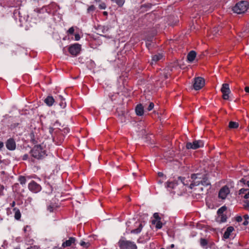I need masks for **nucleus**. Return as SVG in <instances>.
Returning a JSON list of instances; mask_svg holds the SVG:
<instances>
[{
  "label": "nucleus",
  "instance_id": "nucleus-1",
  "mask_svg": "<svg viewBox=\"0 0 249 249\" xmlns=\"http://www.w3.org/2000/svg\"><path fill=\"white\" fill-rule=\"evenodd\" d=\"M248 4L247 1H241L233 7L232 10L234 13L241 14L245 13L248 9Z\"/></svg>",
  "mask_w": 249,
  "mask_h": 249
},
{
  "label": "nucleus",
  "instance_id": "nucleus-2",
  "mask_svg": "<svg viewBox=\"0 0 249 249\" xmlns=\"http://www.w3.org/2000/svg\"><path fill=\"white\" fill-rule=\"evenodd\" d=\"M118 246L121 249H137L136 245L133 242L121 239L118 242Z\"/></svg>",
  "mask_w": 249,
  "mask_h": 249
},
{
  "label": "nucleus",
  "instance_id": "nucleus-3",
  "mask_svg": "<svg viewBox=\"0 0 249 249\" xmlns=\"http://www.w3.org/2000/svg\"><path fill=\"white\" fill-rule=\"evenodd\" d=\"M31 154L34 158L39 159L45 155V152L40 145H37L31 150Z\"/></svg>",
  "mask_w": 249,
  "mask_h": 249
},
{
  "label": "nucleus",
  "instance_id": "nucleus-4",
  "mask_svg": "<svg viewBox=\"0 0 249 249\" xmlns=\"http://www.w3.org/2000/svg\"><path fill=\"white\" fill-rule=\"evenodd\" d=\"M53 141L57 144H61L64 140V136L61 130L57 129L53 135Z\"/></svg>",
  "mask_w": 249,
  "mask_h": 249
},
{
  "label": "nucleus",
  "instance_id": "nucleus-5",
  "mask_svg": "<svg viewBox=\"0 0 249 249\" xmlns=\"http://www.w3.org/2000/svg\"><path fill=\"white\" fill-rule=\"evenodd\" d=\"M204 85L205 80L203 78L198 77L194 79L193 86L195 89L199 90L202 88Z\"/></svg>",
  "mask_w": 249,
  "mask_h": 249
},
{
  "label": "nucleus",
  "instance_id": "nucleus-6",
  "mask_svg": "<svg viewBox=\"0 0 249 249\" xmlns=\"http://www.w3.org/2000/svg\"><path fill=\"white\" fill-rule=\"evenodd\" d=\"M202 146H203V142L200 140L195 141L192 143L187 142L186 145V148L188 149H196Z\"/></svg>",
  "mask_w": 249,
  "mask_h": 249
},
{
  "label": "nucleus",
  "instance_id": "nucleus-7",
  "mask_svg": "<svg viewBox=\"0 0 249 249\" xmlns=\"http://www.w3.org/2000/svg\"><path fill=\"white\" fill-rule=\"evenodd\" d=\"M221 91L222 93L223 99L224 100H228L229 98V94L231 92L229 85L227 83L223 84L221 89Z\"/></svg>",
  "mask_w": 249,
  "mask_h": 249
},
{
  "label": "nucleus",
  "instance_id": "nucleus-8",
  "mask_svg": "<svg viewBox=\"0 0 249 249\" xmlns=\"http://www.w3.org/2000/svg\"><path fill=\"white\" fill-rule=\"evenodd\" d=\"M80 51L81 45L77 43L71 45L69 48V53L73 56H76L79 53Z\"/></svg>",
  "mask_w": 249,
  "mask_h": 249
},
{
  "label": "nucleus",
  "instance_id": "nucleus-9",
  "mask_svg": "<svg viewBox=\"0 0 249 249\" xmlns=\"http://www.w3.org/2000/svg\"><path fill=\"white\" fill-rule=\"evenodd\" d=\"M28 188L31 191L34 193L39 192L41 189L40 185L33 180L28 184Z\"/></svg>",
  "mask_w": 249,
  "mask_h": 249
},
{
  "label": "nucleus",
  "instance_id": "nucleus-10",
  "mask_svg": "<svg viewBox=\"0 0 249 249\" xmlns=\"http://www.w3.org/2000/svg\"><path fill=\"white\" fill-rule=\"evenodd\" d=\"M229 193V188L227 186H224L220 190L218 196L220 198L224 199L226 198L227 195Z\"/></svg>",
  "mask_w": 249,
  "mask_h": 249
},
{
  "label": "nucleus",
  "instance_id": "nucleus-11",
  "mask_svg": "<svg viewBox=\"0 0 249 249\" xmlns=\"http://www.w3.org/2000/svg\"><path fill=\"white\" fill-rule=\"evenodd\" d=\"M135 227H136L135 229L132 230L131 231V233H140L143 227V223L141 221H136L135 223Z\"/></svg>",
  "mask_w": 249,
  "mask_h": 249
},
{
  "label": "nucleus",
  "instance_id": "nucleus-12",
  "mask_svg": "<svg viewBox=\"0 0 249 249\" xmlns=\"http://www.w3.org/2000/svg\"><path fill=\"white\" fill-rule=\"evenodd\" d=\"M6 146L10 150H15L16 147L15 140L13 138L8 139L6 142Z\"/></svg>",
  "mask_w": 249,
  "mask_h": 249
},
{
  "label": "nucleus",
  "instance_id": "nucleus-13",
  "mask_svg": "<svg viewBox=\"0 0 249 249\" xmlns=\"http://www.w3.org/2000/svg\"><path fill=\"white\" fill-rule=\"evenodd\" d=\"M76 239L74 237H70L69 239L66 241L64 242L62 245L63 248L68 247L72 246V245H75V242Z\"/></svg>",
  "mask_w": 249,
  "mask_h": 249
},
{
  "label": "nucleus",
  "instance_id": "nucleus-14",
  "mask_svg": "<svg viewBox=\"0 0 249 249\" xmlns=\"http://www.w3.org/2000/svg\"><path fill=\"white\" fill-rule=\"evenodd\" d=\"M234 230V229L232 226H230L227 228L226 231L224 233L223 237L225 239H228L230 237L231 233Z\"/></svg>",
  "mask_w": 249,
  "mask_h": 249
},
{
  "label": "nucleus",
  "instance_id": "nucleus-15",
  "mask_svg": "<svg viewBox=\"0 0 249 249\" xmlns=\"http://www.w3.org/2000/svg\"><path fill=\"white\" fill-rule=\"evenodd\" d=\"M135 111L136 114L138 116H142L143 114L144 109L142 104L137 105L135 108Z\"/></svg>",
  "mask_w": 249,
  "mask_h": 249
},
{
  "label": "nucleus",
  "instance_id": "nucleus-16",
  "mask_svg": "<svg viewBox=\"0 0 249 249\" xmlns=\"http://www.w3.org/2000/svg\"><path fill=\"white\" fill-rule=\"evenodd\" d=\"M202 180L200 181V182L204 186H208L211 185V183L208 180V178L207 174L204 175L202 177H201ZM199 183V181L198 184Z\"/></svg>",
  "mask_w": 249,
  "mask_h": 249
},
{
  "label": "nucleus",
  "instance_id": "nucleus-17",
  "mask_svg": "<svg viewBox=\"0 0 249 249\" xmlns=\"http://www.w3.org/2000/svg\"><path fill=\"white\" fill-rule=\"evenodd\" d=\"M196 57V53L191 51L187 55V59L189 62L193 61Z\"/></svg>",
  "mask_w": 249,
  "mask_h": 249
},
{
  "label": "nucleus",
  "instance_id": "nucleus-18",
  "mask_svg": "<svg viewBox=\"0 0 249 249\" xmlns=\"http://www.w3.org/2000/svg\"><path fill=\"white\" fill-rule=\"evenodd\" d=\"M45 103L49 106L53 105L54 102V99L52 96H48L44 100Z\"/></svg>",
  "mask_w": 249,
  "mask_h": 249
},
{
  "label": "nucleus",
  "instance_id": "nucleus-19",
  "mask_svg": "<svg viewBox=\"0 0 249 249\" xmlns=\"http://www.w3.org/2000/svg\"><path fill=\"white\" fill-rule=\"evenodd\" d=\"M227 220V216L225 214L218 215L216 221L219 223L225 222Z\"/></svg>",
  "mask_w": 249,
  "mask_h": 249
},
{
  "label": "nucleus",
  "instance_id": "nucleus-20",
  "mask_svg": "<svg viewBox=\"0 0 249 249\" xmlns=\"http://www.w3.org/2000/svg\"><path fill=\"white\" fill-rule=\"evenodd\" d=\"M162 57H163L162 55L160 53H158V54L153 55L152 57V59L151 64H153V62H154L155 63H156L157 61L161 59Z\"/></svg>",
  "mask_w": 249,
  "mask_h": 249
},
{
  "label": "nucleus",
  "instance_id": "nucleus-21",
  "mask_svg": "<svg viewBox=\"0 0 249 249\" xmlns=\"http://www.w3.org/2000/svg\"><path fill=\"white\" fill-rule=\"evenodd\" d=\"M31 142L33 144H36L38 142V139L36 138L35 135L33 132H32L29 134Z\"/></svg>",
  "mask_w": 249,
  "mask_h": 249
},
{
  "label": "nucleus",
  "instance_id": "nucleus-22",
  "mask_svg": "<svg viewBox=\"0 0 249 249\" xmlns=\"http://www.w3.org/2000/svg\"><path fill=\"white\" fill-rule=\"evenodd\" d=\"M13 211L15 212V218L19 220L21 217V213L19 210L17 208H14Z\"/></svg>",
  "mask_w": 249,
  "mask_h": 249
},
{
  "label": "nucleus",
  "instance_id": "nucleus-23",
  "mask_svg": "<svg viewBox=\"0 0 249 249\" xmlns=\"http://www.w3.org/2000/svg\"><path fill=\"white\" fill-rule=\"evenodd\" d=\"M152 224L156 225V228L157 229H160L162 227V224L160 220H153L152 221Z\"/></svg>",
  "mask_w": 249,
  "mask_h": 249
},
{
  "label": "nucleus",
  "instance_id": "nucleus-24",
  "mask_svg": "<svg viewBox=\"0 0 249 249\" xmlns=\"http://www.w3.org/2000/svg\"><path fill=\"white\" fill-rule=\"evenodd\" d=\"M200 244L202 247L207 248V246L208 244V242L207 240L201 238L200 239Z\"/></svg>",
  "mask_w": 249,
  "mask_h": 249
},
{
  "label": "nucleus",
  "instance_id": "nucleus-25",
  "mask_svg": "<svg viewBox=\"0 0 249 249\" xmlns=\"http://www.w3.org/2000/svg\"><path fill=\"white\" fill-rule=\"evenodd\" d=\"M57 207L55 204L51 203L47 207V210L50 212H53V211Z\"/></svg>",
  "mask_w": 249,
  "mask_h": 249
},
{
  "label": "nucleus",
  "instance_id": "nucleus-26",
  "mask_svg": "<svg viewBox=\"0 0 249 249\" xmlns=\"http://www.w3.org/2000/svg\"><path fill=\"white\" fill-rule=\"evenodd\" d=\"M239 126V124L235 122L231 121L229 123V127L230 128H237Z\"/></svg>",
  "mask_w": 249,
  "mask_h": 249
},
{
  "label": "nucleus",
  "instance_id": "nucleus-27",
  "mask_svg": "<svg viewBox=\"0 0 249 249\" xmlns=\"http://www.w3.org/2000/svg\"><path fill=\"white\" fill-rule=\"evenodd\" d=\"M227 210V207L226 206H223L218 209L217 211V215L225 214L224 213Z\"/></svg>",
  "mask_w": 249,
  "mask_h": 249
},
{
  "label": "nucleus",
  "instance_id": "nucleus-28",
  "mask_svg": "<svg viewBox=\"0 0 249 249\" xmlns=\"http://www.w3.org/2000/svg\"><path fill=\"white\" fill-rule=\"evenodd\" d=\"M112 1L115 2L119 7H122L125 1V0H111Z\"/></svg>",
  "mask_w": 249,
  "mask_h": 249
},
{
  "label": "nucleus",
  "instance_id": "nucleus-29",
  "mask_svg": "<svg viewBox=\"0 0 249 249\" xmlns=\"http://www.w3.org/2000/svg\"><path fill=\"white\" fill-rule=\"evenodd\" d=\"M177 186V183L175 181L173 182H169L167 184V187L169 188H171L172 189H174Z\"/></svg>",
  "mask_w": 249,
  "mask_h": 249
},
{
  "label": "nucleus",
  "instance_id": "nucleus-30",
  "mask_svg": "<svg viewBox=\"0 0 249 249\" xmlns=\"http://www.w3.org/2000/svg\"><path fill=\"white\" fill-rule=\"evenodd\" d=\"M18 180L20 184H25V183L26 182V178L25 177H24V176H20L18 177Z\"/></svg>",
  "mask_w": 249,
  "mask_h": 249
},
{
  "label": "nucleus",
  "instance_id": "nucleus-31",
  "mask_svg": "<svg viewBox=\"0 0 249 249\" xmlns=\"http://www.w3.org/2000/svg\"><path fill=\"white\" fill-rule=\"evenodd\" d=\"M80 245L81 246L83 247L84 248L87 249L90 246V244L89 242H85L84 241H81L80 242Z\"/></svg>",
  "mask_w": 249,
  "mask_h": 249
},
{
  "label": "nucleus",
  "instance_id": "nucleus-32",
  "mask_svg": "<svg viewBox=\"0 0 249 249\" xmlns=\"http://www.w3.org/2000/svg\"><path fill=\"white\" fill-rule=\"evenodd\" d=\"M191 178L193 179H196V178H201V177H200V174H194L191 175Z\"/></svg>",
  "mask_w": 249,
  "mask_h": 249
},
{
  "label": "nucleus",
  "instance_id": "nucleus-33",
  "mask_svg": "<svg viewBox=\"0 0 249 249\" xmlns=\"http://www.w3.org/2000/svg\"><path fill=\"white\" fill-rule=\"evenodd\" d=\"M178 179L180 180L181 182L184 185H187L188 184V183L187 182V181L185 180V178L179 177H178Z\"/></svg>",
  "mask_w": 249,
  "mask_h": 249
},
{
  "label": "nucleus",
  "instance_id": "nucleus-34",
  "mask_svg": "<svg viewBox=\"0 0 249 249\" xmlns=\"http://www.w3.org/2000/svg\"><path fill=\"white\" fill-rule=\"evenodd\" d=\"M74 32V28L73 27H71L67 31V33L68 35H72V34H73Z\"/></svg>",
  "mask_w": 249,
  "mask_h": 249
},
{
  "label": "nucleus",
  "instance_id": "nucleus-35",
  "mask_svg": "<svg viewBox=\"0 0 249 249\" xmlns=\"http://www.w3.org/2000/svg\"><path fill=\"white\" fill-rule=\"evenodd\" d=\"M154 103L153 102H150L147 109L148 111H150L154 108Z\"/></svg>",
  "mask_w": 249,
  "mask_h": 249
},
{
  "label": "nucleus",
  "instance_id": "nucleus-36",
  "mask_svg": "<svg viewBox=\"0 0 249 249\" xmlns=\"http://www.w3.org/2000/svg\"><path fill=\"white\" fill-rule=\"evenodd\" d=\"M95 6L93 5H90L88 8V12L89 13L90 12H92L93 11L95 10Z\"/></svg>",
  "mask_w": 249,
  "mask_h": 249
},
{
  "label": "nucleus",
  "instance_id": "nucleus-37",
  "mask_svg": "<svg viewBox=\"0 0 249 249\" xmlns=\"http://www.w3.org/2000/svg\"><path fill=\"white\" fill-rule=\"evenodd\" d=\"M153 216H154V218L155 219V220H156L157 221L160 220V217L159 216L158 213H155L153 215Z\"/></svg>",
  "mask_w": 249,
  "mask_h": 249
},
{
  "label": "nucleus",
  "instance_id": "nucleus-38",
  "mask_svg": "<svg viewBox=\"0 0 249 249\" xmlns=\"http://www.w3.org/2000/svg\"><path fill=\"white\" fill-rule=\"evenodd\" d=\"M4 189V187L3 185L0 184V196L3 195V190Z\"/></svg>",
  "mask_w": 249,
  "mask_h": 249
},
{
  "label": "nucleus",
  "instance_id": "nucleus-39",
  "mask_svg": "<svg viewBox=\"0 0 249 249\" xmlns=\"http://www.w3.org/2000/svg\"><path fill=\"white\" fill-rule=\"evenodd\" d=\"M99 7L101 9H105L106 8V4L105 3L102 2L99 5Z\"/></svg>",
  "mask_w": 249,
  "mask_h": 249
},
{
  "label": "nucleus",
  "instance_id": "nucleus-40",
  "mask_svg": "<svg viewBox=\"0 0 249 249\" xmlns=\"http://www.w3.org/2000/svg\"><path fill=\"white\" fill-rule=\"evenodd\" d=\"M248 191V189H244V188L241 189L239 190V194L241 195V194H245Z\"/></svg>",
  "mask_w": 249,
  "mask_h": 249
},
{
  "label": "nucleus",
  "instance_id": "nucleus-41",
  "mask_svg": "<svg viewBox=\"0 0 249 249\" xmlns=\"http://www.w3.org/2000/svg\"><path fill=\"white\" fill-rule=\"evenodd\" d=\"M27 249H40L39 247L37 246H31L29 248H28Z\"/></svg>",
  "mask_w": 249,
  "mask_h": 249
},
{
  "label": "nucleus",
  "instance_id": "nucleus-42",
  "mask_svg": "<svg viewBox=\"0 0 249 249\" xmlns=\"http://www.w3.org/2000/svg\"><path fill=\"white\" fill-rule=\"evenodd\" d=\"M235 219L236 221H237L238 222H241L243 220L242 217L240 216H238L236 217Z\"/></svg>",
  "mask_w": 249,
  "mask_h": 249
},
{
  "label": "nucleus",
  "instance_id": "nucleus-43",
  "mask_svg": "<svg viewBox=\"0 0 249 249\" xmlns=\"http://www.w3.org/2000/svg\"><path fill=\"white\" fill-rule=\"evenodd\" d=\"M245 204L244 205L245 209L249 208V201L247 200L245 202Z\"/></svg>",
  "mask_w": 249,
  "mask_h": 249
},
{
  "label": "nucleus",
  "instance_id": "nucleus-44",
  "mask_svg": "<svg viewBox=\"0 0 249 249\" xmlns=\"http://www.w3.org/2000/svg\"><path fill=\"white\" fill-rule=\"evenodd\" d=\"M75 40H79L80 39V36L78 34H76L74 35Z\"/></svg>",
  "mask_w": 249,
  "mask_h": 249
},
{
  "label": "nucleus",
  "instance_id": "nucleus-45",
  "mask_svg": "<svg viewBox=\"0 0 249 249\" xmlns=\"http://www.w3.org/2000/svg\"><path fill=\"white\" fill-rule=\"evenodd\" d=\"M248 193L245 194L244 197L246 199L249 198V189H248V191H247Z\"/></svg>",
  "mask_w": 249,
  "mask_h": 249
},
{
  "label": "nucleus",
  "instance_id": "nucleus-46",
  "mask_svg": "<svg viewBox=\"0 0 249 249\" xmlns=\"http://www.w3.org/2000/svg\"><path fill=\"white\" fill-rule=\"evenodd\" d=\"M249 224V222L248 220H245L244 222L243 223V224L245 226Z\"/></svg>",
  "mask_w": 249,
  "mask_h": 249
},
{
  "label": "nucleus",
  "instance_id": "nucleus-47",
  "mask_svg": "<svg viewBox=\"0 0 249 249\" xmlns=\"http://www.w3.org/2000/svg\"><path fill=\"white\" fill-rule=\"evenodd\" d=\"M243 217L245 220H248L249 219V216L247 214L244 215Z\"/></svg>",
  "mask_w": 249,
  "mask_h": 249
},
{
  "label": "nucleus",
  "instance_id": "nucleus-48",
  "mask_svg": "<svg viewBox=\"0 0 249 249\" xmlns=\"http://www.w3.org/2000/svg\"><path fill=\"white\" fill-rule=\"evenodd\" d=\"M245 90L246 92L249 93V87H246Z\"/></svg>",
  "mask_w": 249,
  "mask_h": 249
},
{
  "label": "nucleus",
  "instance_id": "nucleus-49",
  "mask_svg": "<svg viewBox=\"0 0 249 249\" xmlns=\"http://www.w3.org/2000/svg\"><path fill=\"white\" fill-rule=\"evenodd\" d=\"M15 204H16V203H15V202L14 201H13V202L11 204V206L12 207H15Z\"/></svg>",
  "mask_w": 249,
  "mask_h": 249
},
{
  "label": "nucleus",
  "instance_id": "nucleus-50",
  "mask_svg": "<svg viewBox=\"0 0 249 249\" xmlns=\"http://www.w3.org/2000/svg\"><path fill=\"white\" fill-rule=\"evenodd\" d=\"M103 15L106 16V17H107V15H108V13L107 12H106V11H104L103 13Z\"/></svg>",
  "mask_w": 249,
  "mask_h": 249
},
{
  "label": "nucleus",
  "instance_id": "nucleus-51",
  "mask_svg": "<svg viewBox=\"0 0 249 249\" xmlns=\"http://www.w3.org/2000/svg\"><path fill=\"white\" fill-rule=\"evenodd\" d=\"M3 146V143L0 142V149Z\"/></svg>",
  "mask_w": 249,
  "mask_h": 249
},
{
  "label": "nucleus",
  "instance_id": "nucleus-52",
  "mask_svg": "<svg viewBox=\"0 0 249 249\" xmlns=\"http://www.w3.org/2000/svg\"><path fill=\"white\" fill-rule=\"evenodd\" d=\"M195 183H191V184H190V188H193V187L194 186H195Z\"/></svg>",
  "mask_w": 249,
  "mask_h": 249
},
{
  "label": "nucleus",
  "instance_id": "nucleus-53",
  "mask_svg": "<svg viewBox=\"0 0 249 249\" xmlns=\"http://www.w3.org/2000/svg\"><path fill=\"white\" fill-rule=\"evenodd\" d=\"M158 175H159L160 177H161V176H162L163 175V174L162 173H161V172H159V173H158Z\"/></svg>",
  "mask_w": 249,
  "mask_h": 249
},
{
  "label": "nucleus",
  "instance_id": "nucleus-54",
  "mask_svg": "<svg viewBox=\"0 0 249 249\" xmlns=\"http://www.w3.org/2000/svg\"><path fill=\"white\" fill-rule=\"evenodd\" d=\"M28 157V155H25L24 156L23 160H26Z\"/></svg>",
  "mask_w": 249,
  "mask_h": 249
},
{
  "label": "nucleus",
  "instance_id": "nucleus-55",
  "mask_svg": "<svg viewBox=\"0 0 249 249\" xmlns=\"http://www.w3.org/2000/svg\"><path fill=\"white\" fill-rule=\"evenodd\" d=\"M174 247H175L174 245V244H172V245L170 246V248H171V249H172V248H174Z\"/></svg>",
  "mask_w": 249,
  "mask_h": 249
},
{
  "label": "nucleus",
  "instance_id": "nucleus-56",
  "mask_svg": "<svg viewBox=\"0 0 249 249\" xmlns=\"http://www.w3.org/2000/svg\"><path fill=\"white\" fill-rule=\"evenodd\" d=\"M241 182H243V183H245V180H244L243 179H242L241 180Z\"/></svg>",
  "mask_w": 249,
  "mask_h": 249
},
{
  "label": "nucleus",
  "instance_id": "nucleus-57",
  "mask_svg": "<svg viewBox=\"0 0 249 249\" xmlns=\"http://www.w3.org/2000/svg\"><path fill=\"white\" fill-rule=\"evenodd\" d=\"M247 185L249 187V180L247 182Z\"/></svg>",
  "mask_w": 249,
  "mask_h": 249
},
{
  "label": "nucleus",
  "instance_id": "nucleus-58",
  "mask_svg": "<svg viewBox=\"0 0 249 249\" xmlns=\"http://www.w3.org/2000/svg\"><path fill=\"white\" fill-rule=\"evenodd\" d=\"M96 2H100L101 0H95Z\"/></svg>",
  "mask_w": 249,
  "mask_h": 249
},
{
  "label": "nucleus",
  "instance_id": "nucleus-59",
  "mask_svg": "<svg viewBox=\"0 0 249 249\" xmlns=\"http://www.w3.org/2000/svg\"><path fill=\"white\" fill-rule=\"evenodd\" d=\"M147 6H148V7H150L151 6V4H148Z\"/></svg>",
  "mask_w": 249,
  "mask_h": 249
},
{
  "label": "nucleus",
  "instance_id": "nucleus-60",
  "mask_svg": "<svg viewBox=\"0 0 249 249\" xmlns=\"http://www.w3.org/2000/svg\"><path fill=\"white\" fill-rule=\"evenodd\" d=\"M2 163V160H0V163Z\"/></svg>",
  "mask_w": 249,
  "mask_h": 249
},
{
  "label": "nucleus",
  "instance_id": "nucleus-61",
  "mask_svg": "<svg viewBox=\"0 0 249 249\" xmlns=\"http://www.w3.org/2000/svg\"><path fill=\"white\" fill-rule=\"evenodd\" d=\"M147 6V5H144L143 6L144 7H146Z\"/></svg>",
  "mask_w": 249,
  "mask_h": 249
},
{
  "label": "nucleus",
  "instance_id": "nucleus-62",
  "mask_svg": "<svg viewBox=\"0 0 249 249\" xmlns=\"http://www.w3.org/2000/svg\"><path fill=\"white\" fill-rule=\"evenodd\" d=\"M165 78H167V75H165Z\"/></svg>",
  "mask_w": 249,
  "mask_h": 249
},
{
  "label": "nucleus",
  "instance_id": "nucleus-63",
  "mask_svg": "<svg viewBox=\"0 0 249 249\" xmlns=\"http://www.w3.org/2000/svg\"><path fill=\"white\" fill-rule=\"evenodd\" d=\"M60 106H62V103H61Z\"/></svg>",
  "mask_w": 249,
  "mask_h": 249
},
{
  "label": "nucleus",
  "instance_id": "nucleus-64",
  "mask_svg": "<svg viewBox=\"0 0 249 249\" xmlns=\"http://www.w3.org/2000/svg\"><path fill=\"white\" fill-rule=\"evenodd\" d=\"M16 249H20V248H16Z\"/></svg>",
  "mask_w": 249,
  "mask_h": 249
}]
</instances>
